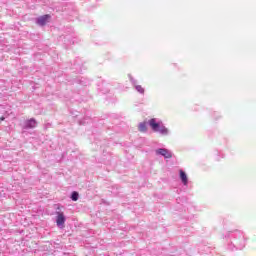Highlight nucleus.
Wrapping results in <instances>:
<instances>
[{"label":"nucleus","instance_id":"1","mask_svg":"<svg viewBox=\"0 0 256 256\" xmlns=\"http://www.w3.org/2000/svg\"><path fill=\"white\" fill-rule=\"evenodd\" d=\"M149 125L156 133H161V135H167L169 133V130L163 124L157 123L155 118L149 120Z\"/></svg>","mask_w":256,"mask_h":256},{"label":"nucleus","instance_id":"2","mask_svg":"<svg viewBox=\"0 0 256 256\" xmlns=\"http://www.w3.org/2000/svg\"><path fill=\"white\" fill-rule=\"evenodd\" d=\"M49 21H51V16L49 14H46V15L38 17L36 20V23L40 27H45V25H47V23H49Z\"/></svg>","mask_w":256,"mask_h":256},{"label":"nucleus","instance_id":"3","mask_svg":"<svg viewBox=\"0 0 256 256\" xmlns=\"http://www.w3.org/2000/svg\"><path fill=\"white\" fill-rule=\"evenodd\" d=\"M56 225L58 227L65 225V214H63V212H57Z\"/></svg>","mask_w":256,"mask_h":256},{"label":"nucleus","instance_id":"4","mask_svg":"<svg viewBox=\"0 0 256 256\" xmlns=\"http://www.w3.org/2000/svg\"><path fill=\"white\" fill-rule=\"evenodd\" d=\"M156 153L158 155H162V157H165V159H171V157H173V154H171V152H169V150L165 148H160L156 150Z\"/></svg>","mask_w":256,"mask_h":256},{"label":"nucleus","instance_id":"5","mask_svg":"<svg viewBox=\"0 0 256 256\" xmlns=\"http://www.w3.org/2000/svg\"><path fill=\"white\" fill-rule=\"evenodd\" d=\"M37 127V121L35 119H30L26 122V129H35Z\"/></svg>","mask_w":256,"mask_h":256},{"label":"nucleus","instance_id":"6","mask_svg":"<svg viewBox=\"0 0 256 256\" xmlns=\"http://www.w3.org/2000/svg\"><path fill=\"white\" fill-rule=\"evenodd\" d=\"M180 179L184 185H187L188 183L187 174L183 170H180Z\"/></svg>","mask_w":256,"mask_h":256},{"label":"nucleus","instance_id":"7","mask_svg":"<svg viewBox=\"0 0 256 256\" xmlns=\"http://www.w3.org/2000/svg\"><path fill=\"white\" fill-rule=\"evenodd\" d=\"M138 129L141 133H145L147 131V123L142 122L139 124Z\"/></svg>","mask_w":256,"mask_h":256},{"label":"nucleus","instance_id":"8","mask_svg":"<svg viewBox=\"0 0 256 256\" xmlns=\"http://www.w3.org/2000/svg\"><path fill=\"white\" fill-rule=\"evenodd\" d=\"M72 201H78L79 199V193L73 192L71 196Z\"/></svg>","mask_w":256,"mask_h":256},{"label":"nucleus","instance_id":"9","mask_svg":"<svg viewBox=\"0 0 256 256\" xmlns=\"http://www.w3.org/2000/svg\"><path fill=\"white\" fill-rule=\"evenodd\" d=\"M136 90L138 93H145V89H143L141 85L136 86Z\"/></svg>","mask_w":256,"mask_h":256},{"label":"nucleus","instance_id":"10","mask_svg":"<svg viewBox=\"0 0 256 256\" xmlns=\"http://www.w3.org/2000/svg\"><path fill=\"white\" fill-rule=\"evenodd\" d=\"M0 121H5V117H0Z\"/></svg>","mask_w":256,"mask_h":256}]
</instances>
